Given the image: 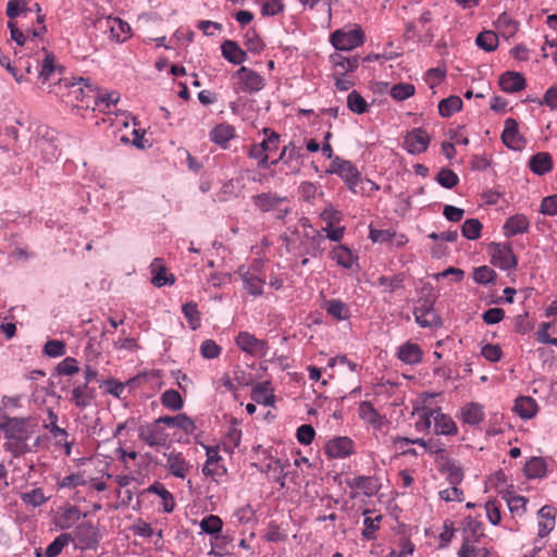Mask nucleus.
Wrapping results in <instances>:
<instances>
[{"instance_id": "f704fd0d", "label": "nucleus", "mask_w": 557, "mask_h": 557, "mask_svg": "<svg viewBox=\"0 0 557 557\" xmlns=\"http://www.w3.org/2000/svg\"><path fill=\"white\" fill-rule=\"evenodd\" d=\"M235 136V128L226 123L216 125L210 132V139L216 145L225 148L227 143Z\"/></svg>"}, {"instance_id": "7ed1b4c3", "label": "nucleus", "mask_w": 557, "mask_h": 557, "mask_svg": "<svg viewBox=\"0 0 557 557\" xmlns=\"http://www.w3.org/2000/svg\"><path fill=\"white\" fill-rule=\"evenodd\" d=\"M235 81L233 89L235 92L256 94L265 86V78L258 72L247 66H240L232 76Z\"/></svg>"}, {"instance_id": "4468645a", "label": "nucleus", "mask_w": 557, "mask_h": 557, "mask_svg": "<svg viewBox=\"0 0 557 557\" xmlns=\"http://www.w3.org/2000/svg\"><path fill=\"white\" fill-rule=\"evenodd\" d=\"M301 157V148L296 147L294 143H289L283 147L278 158L273 160L271 164L275 165L282 161L285 165H287L290 173H297L300 170Z\"/></svg>"}, {"instance_id": "13d9d810", "label": "nucleus", "mask_w": 557, "mask_h": 557, "mask_svg": "<svg viewBox=\"0 0 557 557\" xmlns=\"http://www.w3.org/2000/svg\"><path fill=\"white\" fill-rule=\"evenodd\" d=\"M468 533H471L473 537L471 540L472 542L479 543L480 539L484 536L482 522L473 519L472 517H467L465 519L463 534L468 535Z\"/></svg>"}, {"instance_id": "2eb2a0df", "label": "nucleus", "mask_w": 557, "mask_h": 557, "mask_svg": "<svg viewBox=\"0 0 557 557\" xmlns=\"http://www.w3.org/2000/svg\"><path fill=\"white\" fill-rule=\"evenodd\" d=\"M162 423H158V419L150 425L140 430V438L150 447H162L166 444V433L161 428Z\"/></svg>"}, {"instance_id": "1a4fd4ad", "label": "nucleus", "mask_w": 557, "mask_h": 557, "mask_svg": "<svg viewBox=\"0 0 557 557\" xmlns=\"http://www.w3.org/2000/svg\"><path fill=\"white\" fill-rule=\"evenodd\" d=\"M300 224L304 228H310V231H306L304 234L305 239L302 240V245L305 246L306 253L314 258L320 257L322 252L325 250L324 235L320 231L312 228L307 218H302L300 220Z\"/></svg>"}, {"instance_id": "39448f33", "label": "nucleus", "mask_w": 557, "mask_h": 557, "mask_svg": "<svg viewBox=\"0 0 557 557\" xmlns=\"http://www.w3.org/2000/svg\"><path fill=\"white\" fill-rule=\"evenodd\" d=\"M366 36L362 28L355 25L354 28L336 29L331 34L330 41L336 50L350 51L364 44Z\"/></svg>"}, {"instance_id": "9d476101", "label": "nucleus", "mask_w": 557, "mask_h": 557, "mask_svg": "<svg viewBox=\"0 0 557 557\" xmlns=\"http://www.w3.org/2000/svg\"><path fill=\"white\" fill-rule=\"evenodd\" d=\"M491 258L492 263L502 270L515 269L518 264L517 257L515 256L512 248L509 244H491Z\"/></svg>"}, {"instance_id": "c85d7f7f", "label": "nucleus", "mask_w": 557, "mask_h": 557, "mask_svg": "<svg viewBox=\"0 0 557 557\" xmlns=\"http://www.w3.org/2000/svg\"><path fill=\"white\" fill-rule=\"evenodd\" d=\"M539 533L540 539H544L555 528V513L552 506H543L539 512Z\"/></svg>"}, {"instance_id": "680f3d73", "label": "nucleus", "mask_w": 557, "mask_h": 557, "mask_svg": "<svg viewBox=\"0 0 557 557\" xmlns=\"http://www.w3.org/2000/svg\"><path fill=\"white\" fill-rule=\"evenodd\" d=\"M42 352L52 358L62 357L66 354L65 343L59 339H50L45 344Z\"/></svg>"}, {"instance_id": "8fccbe9b", "label": "nucleus", "mask_w": 557, "mask_h": 557, "mask_svg": "<svg viewBox=\"0 0 557 557\" xmlns=\"http://www.w3.org/2000/svg\"><path fill=\"white\" fill-rule=\"evenodd\" d=\"M81 517L82 513L76 506H69L61 513L58 527L62 530L70 529L75 521L81 519Z\"/></svg>"}, {"instance_id": "20e7f679", "label": "nucleus", "mask_w": 557, "mask_h": 557, "mask_svg": "<svg viewBox=\"0 0 557 557\" xmlns=\"http://www.w3.org/2000/svg\"><path fill=\"white\" fill-rule=\"evenodd\" d=\"M326 172L338 175L354 194L360 191L358 186L361 182V174L351 161L335 156Z\"/></svg>"}, {"instance_id": "a878e982", "label": "nucleus", "mask_w": 557, "mask_h": 557, "mask_svg": "<svg viewBox=\"0 0 557 557\" xmlns=\"http://www.w3.org/2000/svg\"><path fill=\"white\" fill-rule=\"evenodd\" d=\"M157 494L162 499V509L164 512H172L175 507V500L173 495L164 487L160 482H154L148 488L141 492L145 494Z\"/></svg>"}, {"instance_id": "bf43d9fd", "label": "nucleus", "mask_w": 557, "mask_h": 557, "mask_svg": "<svg viewBox=\"0 0 557 557\" xmlns=\"http://www.w3.org/2000/svg\"><path fill=\"white\" fill-rule=\"evenodd\" d=\"M263 134L265 137L260 143V146L263 147L264 152L269 156V153L276 151L278 149L280 135L270 128H264Z\"/></svg>"}, {"instance_id": "5fc2aeb1", "label": "nucleus", "mask_w": 557, "mask_h": 557, "mask_svg": "<svg viewBox=\"0 0 557 557\" xmlns=\"http://www.w3.org/2000/svg\"><path fill=\"white\" fill-rule=\"evenodd\" d=\"M182 311L191 330H197L200 326V312L196 302H186L182 307Z\"/></svg>"}, {"instance_id": "69168bd1", "label": "nucleus", "mask_w": 557, "mask_h": 557, "mask_svg": "<svg viewBox=\"0 0 557 557\" xmlns=\"http://www.w3.org/2000/svg\"><path fill=\"white\" fill-rule=\"evenodd\" d=\"M92 480H94V478H91L90 475H86V473L84 471L83 473H73V474L66 475L65 478L62 479L60 486L72 488V487H76L78 485H84V484H86L87 481H92Z\"/></svg>"}, {"instance_id": "c9c22d12", "label": "nucleus", "mask_w": 557, "mask_h": 557, "mask_svg": "<svg viewBox=\"0 0 557 557\" xmlns=\"http://www.w3.org/2000/svg\"><path fill=\"white\" fill-rule=\"evenodd\" d=\"M150 270H151V273L153 274L152 278H151V283L157 286V287H162L166 284H173L174 283V278L173 276L171 275V277H169L166 275V268L164 267L163 262L161 259L159 258H156L152 263L150 264Z\"/></svg>"}, {"instance_id": "423d86ee", "label": "nucleus", "mask_w": 557, "mask_h": 557, "mask_svg": "<svg viewBox=\"0 0 557 557\" xmlns=\"http://www.w3.org/2000/svg\"><path fill=\"white\" fill-rule=\"evenodd\" d=\"M71 534L75 548L81 550L96 549L101 540L99 530L90 521L78 523Z\"/></svg>"}, {"instance_id": "6ab92c4d", "label": "nucleus", "mask_w": 557, "mask_h": 557, "mask_svg": "<svg viewBox=\"0 0 557 557\" xmlns=\"http://www.w3.org/2000/svg\"><path fill=\"white\" fill-rule=\"evenodd\" d=\"M8 27L10 28L11 38L18 46L35 42L36 38L39 37L46 30V27L41 25L38 29L27 28L25 32H23L16 26V24L13 21H9Z\"/></svg>"}, {"instance_id": "393cba45", "label": "nucleus", "mask_w": 557, "mask_h": 557, "mask_svg": "<svg viewBox=\"0 0 557 557\" xmlns=\"http://www.w3.org/2000/svg\"><path fill=\"white\" fill-rule=\"evenodd\" d=\"M433 431L436 434L453 435L457 433V425L455 421L447 414L443 413L441 408L436 406V413L434 414Z\"/></svg>"}, {"instance_id": "6e6552de", "label": "nucleus", "mask_w": 557, "mask_h": 557, "mask_svg": "<svg viewBox=\"0 0 557 557\" xmlns=\"http://www.w3.org/2000/svg\"><path fill=\"white\" fill-rule=\"evenodd\" d=\"M413 315L421 327H435L441 325V318L434 310V302L429 298H420L414 307Z\"/></svg>"}, {"instance_id": "49530a36", "label": "nucleus", "mask_w": 557, "mask_h": 557, "mask_svg": "<svg viewBox=\"0 0 557 557\" xmlns=\"http://www.w3.org/2000/svg\"><path fill=\"white\" fill-rule=\"evenodd\" d=\"M405 273H397L393 276L382 275L377 278V285L383 287L385 292H395L404 286Z\"/></svg>"}, {"instance_id": "aec40b11", "label": "nucleus", "mask_w": 557, "mask_h": 557, "mask_svg": "<svg viewBox=\"0 0 557 557\" xmlns=\"http://www.w3.org/2000/svg\"><path fill=\"white\" fill-rule=\"evenodd\" d=\"M330 61L333 64L334 75L346 76L347 73L355 72L359 66L357 57L347 58L341 53L331 54Z\"/></svg>"}, {"instance_id": "58836bf2", "label": "nucleus", "mask_w": 557, "mask_h": 557, "mask_svg": "<svg viewBox=\"0 0 557 557\" xmlns=\"http://www.w3.org/2000/svg\"><path fill=\"white\" fill-rule=\"evenodd\" d=\"M546 461L540 456H533L524 465V474L528 479L542 478L546 473Z\"/></svg>"}, {"instance_id": "412c9836", "label": "nucleus", "mask_w": 557, "mask_h": 557, "mask_svg": "<svg viewBox=\"0 0 557 557\" xmlns=\"http://www.w3.org/2000/svg\"><path fill=\"white\" fill-rule=\"evenodd\" d=\"M347 484L352 488L361 490L367 496L375 495L381 488V483L374 475H358L348 480Z\"/></svg>"}, {"instance_id": "a211bd4d", "label": "nucleus", "mask_w": 557, "mask_h": 557, "mask_svg": "<svg viewBox=\"0 0 557 557\" xmlns=\"http://www.w3.org/2000/svg\"><path fill=\"white\" fill-rule=\"evenodd\" d=\"M106 30L110 33L112 39L123 42L129 37L131 27L128 23L119 17H107L103 22Z\"/></svg>"}, {"instance_id": "c03bdc74", "label": "nucleus", "mask_w": 557, "mask_h": 557, "mask_svg": "<svg viewBox=\"0 0 557 557\" xmlns=\"http://www.w3.org/2000/svg\"><path fill=\"white\" fill-rule=\"evenodd\" d=\"M166 467H169L173 475L181 479L186 476V472L189 469L188 463L182 458V455H168Z\"/></svg>"}, {"instance_id": "f257e3e1", "label": "nucleus", "mask_w": 557, "mask_h": 557, "mask_svg": "<svg viewBox=\"0 0 557 557\" xmlns=\"http://www.w3.org/2000/svg\"><path fill=\"white\" fill-rule=\"evenodd\" d=\"M253 206L262 213L274 211L276 219L282 220L292 212L289 200L276 193L267 191L252 197Z\"/></svg>"}, {"instance_id": "a19ab883", "label": "nucleus", "mask_w": 557, "mask_h": 557, "mask_svg": "<svg viewBox=\"0 0 557 557\" xmlns=\"http://www.w3.org/2000/svg\"><path fill=\"white\" fill-rule=\"evenodd\" d=\"M207 457L208 459L202 468V472L206 476H211L215 480V478L226 473V468L220 465V455H207Z\"/></svg>"}, {"instance_id": "f3484780", "label": "nucleus", "mask_w": 557, "mask_h": 557, "mask_svg": "<svg viewBox=\"0 0 557 557\" xmlns=\"http://www.w3.org/2000/svg\"><path fill=\"white\" fill-rule=\"evenodd\" d=\"M396 356L401 362L413 366L422 361L423 350L418 344L407 341L398 347Z\"/></svg>"}, {"instance_id": "f8f14e48", "label": "nucleus", "mask_w": 557, "mask_h": 557, "mask_svg": "<svg viewBox=\"0 0 557 557\" xmlns=\"http://www.w3.org/2000/svg\"><path fill=\"white\" fill-rule=\"evenodd\" d=\"M237 347L250 356H262L268 349L264 341L257 338L253 334L242 331L235 337Z\"/></svg>"}, {"instance_id": "bb28decb", "label": "nucleus", "mask_w": 557, "mask_h": 557, "mask_svg": "<svg viewBox=\"0 0 557 557\" xmlns=\"http://www.w3.org/2000/svg\"><path fill=\"white\" fill-rule=\"evenodd\" d=\"M222 55L233 64H242L247 60V52L236 41L225 40L222 46Z\"/></svg>"}, {"instance_id": "473e14b6", "label": "nucleus", "mask_w": 557, "mask_h": 557, "mask_svg": "<svg viewBox=\"0 0 557 557\" xmlns=\"http://www.w3.org/2000/svg\"><path fill=\"white\" fill-rule=\"evenodd\" d=\"M109 102H106V100L100 99V94L94 90L92 88L88 87V95L86 104H74L77 109H90L91 111H99L102 113L110 112V106Z\"/></svg>"}, {"instance_id": "e2e57ef3", "label": "nucleus", "mask_w": 557, "mask_h": 557, "mask_svg": "<svg viewBox=\"0 0 557 557\" xmlns=\"http://www.w3.org/2000/svg\"><path fill=\"white\" fill-rule=\"evenodd\" d=\"M55 58L52 53L46 52L45 58L41 63V69L39 71V79L42 84H45L47 81L50 79L52 74L54 73L55 66H54Z\"/></svg>"}, {"instance_id": "4d7b16f0", "label": "nucleus", "mask_w": 557, "mask_h": 557, "mask_svg": "<svg viewBox=\"0 0 557 557\" xmlns=\"http://www.w3.org/2000/svg\"><path fill=\"white\" fill-rule=\"evenodd\" d=\"M416 88L409 83H399L391 88L389 95L393 99L403 101L414 95Z\"/></svg>"}, {"instance_id": "f03ea898", "label": "nucleus", "mask_w": 557, "mask_h": 557, "mask_svg": "<svg viewBox=\"0 0 557 557\" xmlns=\"http://www.w3.org/2000/svg\"><path fill=\"white\" fill-rule=\"evenodd\" d=\"M435 394L423 393L413 406L412 414L416 417L414 426L419 432H430L434 425L436 406L433 404Z\"/></svg>"}, {"instance_id": "79ce46f5", "label": "nucleus", "mask_w": 557, "mask_h": 557, "mask_svg": "<svg viewBox=\"0 0 557 557\" xmlns=\"http://www.w3.org/2000/svg\"><path fill=\"white\" fill-rule=\"evenodd\" d=\"M162 406L172 411H178L184 407V399L176 389H166L160 397Z\"/></svg>"}, {"instance_id": "338daca9", "label": "nucleus", "mask_w": 557, "mask_h": 557, "mask_svg": "<svg viewBox=\"0 0 557 557\" xmlns=\"http://www.w3.org/2000/svg\"><path fill=\"white\" fill-rule=\"evenodd\" d=\"M221 351L222 348L213 339H206L201 343L200 354L206 359L218 358Z\"/></svg>"}, {"instance_id": "e433bc0d", "label": "nucleus", "mask_w": 557, "mask_h": 557, "mask_svg": "<svg viewBox=\"0 0 557 557\" xmlns=\"http://www.w3.org/2000/svg\"><path fill=\"white\" fill-rule=\"evenodd\" d=\"M462 422L469 425H478L484 419L483 407L479 404L471 403L461 408Z\"/></svg>"}, {"instance_id": "603ef678", "label": "nucleus", "mask_w": 557, "mask_h": 557, "mask_svg": "<svg viewBox=\"0 0 557 557\" xmlns=\"http://www.w3.org/2000/svg\"><path fill=\"white\" fill-rule=\"evenodd\" d=\"M496 27L506 37H512L518 30V24L507 13L498 16Z\"/></svg>"}, {"instance_id": "864d4df0", "label": "nucleus", "mask_w": 557, "mask_h": 557, "mask_svg": "<svg viewBox=\"0 0 557 557\" xmlns=\"http://www.w3.org/2000/svg\"><path fill=\"white\" fill-rule=\"evenodd\" d=\"M347 107L356 114H362L368 111L366 99L357 90H352L348 94Z\"/></svg>"}, {"instance_id": "0eeeda50", "label": "nucleus", "mask_w": 557, "mask_h": 557, "mask_svg": "<svg viewBox=\"0 0 557 557\" xmlns=\"http://www.w3.org/2000/svg\"><path fill=\"white\" fill-rule=\"evenodd\" d=\"M28 422L27 418H10L0 409V431L7 438L22 442L27 435Z\"/></svg>"}, {"instance_id": "4be33fe9", "label": "nucleus", "mask_w": 557, "mask_h": 557, "mask_svg": "<svg viewBox=\"0 0 557 557\" xmlns=\"http://www.w3.org/2000/svg\"><path fill=\"white\" fill-rule=\"evenodd\" d=\"M158 423L165 424L170 428H176L186 434H193L196 431V424L186 413H178L174 417L163 416L158 418Z\"/></svg>"}, {"instance_id": "c756f323", "label": "nucleus", "mask_w": 557, "mask_h": 557, "mask_svg": "<svg viewBox=\"0 0 557 557\" xmlns=\"http://www.w3.org/2000/svg\"><path fill=\"white\" fill-rule=\"evenodd\" d=\"M530 170L537 174L544 175L552 171L553 169V159L548 152H539L531 157L529 161Z\"/></svg>"}, {"instance_id": "052dcab7", "label": "nucleus", "mask_w": 557, "mask_h": 557, "mask_svg": "<svg viewBox=\"0 0 557 557\" xmlns=\"http://www.w3.org/2000/svg\"><path fill=\"white\" fill-rule=\"evenodd\" d=\"M436 182L444 188L451 189L459 183L458 175L450 169H442L436 175Z\"/></svg>"}, {"instance_id": "6e6d98bb", "label": "nucleus", "mask_w": 557, "mask_h": 557, "mask_svg": "<svg viewBox=\"0 0 557 557\" xmlns=\"http://www.w3.org/2000/svg\"><path fill=\"white\" fill-rule=\"evenodd\" d=\"M482 231V223L478 219H468L461 226V234L467 239L475 240L480 238Z\"/></svg>"}, {"instance_id": "7c9ffc66", "label": "nucleus", "mask_w": 557, "mask_h": 557, "mask_svg": "<svg viewBox=\"0 0 557 557\" xmlns=\"http://www.w3.org/2000/svg\"><path fill=\"white\" fill-rule=\"evenodd\" d=\"M330 257L336 262L337 265L344 269H351L357 260V257H355L352 251L344 245L334 247L330 252Z\"/></svg>"}, {"instance_id": "5701e85b", "label": "nucleus", "mask_w": 557, "mask_h": 557, "mask_svg": "<svg viewBox=\"0 0 557 557\" xmlns=\"http://www.w3.org/2000/svg\"><path fill=\"white\" fill-rule=\"evenodd\" d=\"M499 86L505 92H517L523 90L527 86L525 78L517 72H506L499 77Z\"/></svg>"}, {"instance_id": "ea45409f", "label": "nucleus", "mask_w": 557, "mask_h": 557, "mask_svg": "<svg viewBox=\"0 0 557 557\" xmlns=\"http://www.w3.org/2000/svg\"><path fill=\"white\" fill-rule=\"evenodd\" d=\"M355 445L351 438L338 436L325 444V453H354Z\"/></svg>"}, {"instance_id": "de8ad7c7", "label": "nucleus", "mask_w": 557, "mask_h": 557, "mask_svg": "<svg viewBox=\"0 0 557 557\" xmlns=\"http://www.w3.org/2000/svg\"><path fill=\"white\" fill-rule=\"evenodd\" d=\"M200 529L202 532L212 535L213 537L221 533L223 521L220 517L215 515H210L205 517L200 521Z\"/></svg>"}, {"instance_id": "ddd939ff", "label": "nucleus", "mask_w": 557, "mask_h": 557, "mask_svg": "<svg viewBox=\"0 0 557 557\" xmlns=\"http://www.w3.org/2000/svg\"><path fill=\"white\" fill-rule=\"evenodd\" d=\"M430 145L428 132L421 127L413 128L407 134L404 140L405 149L411 154H419L426 151Z\"/></svg>"}, {"instance_id": "37998d69", "label": "nucleus", "mask_w": 557, "mask_h": 557, "mask_svg": "<svg viewBox=\"0 0 557 557\" xmlns=\"http://www.w3.org/2000/svg\"><path fill=\"white\" fill-rule=\"evenodd\" d=\"M462 108V100L458 96H450L440 101L438 113L443 117H449L454 113L460 111Z\"/></svg>"}, {"instance_id": "4c0bfd02", "label": "nucleus", "mask_w": 557, "mask_h": 557, "mask_svg": "<svg viewBox=\"0 0 557 557\" xmlns=\"http://www.w3.org/2000/svg\"><path fill=\"white\" fill-rule=\"evenodd\" d=\"M251 398L258 404L264 406H273L275 401V396L270 393V383L262 382L256 385L251 392Z\"/></svg>"}, {"instance_id": "0e129e2a", "label": "nucleus", "mask_w": 557, "mask_h": 557, "mask_svg": "<svg viewBox=\"0 0 557 557\" xmlns=\"http://www.w3.org/2000/svg\"><path fill=\"white\" fill-rule=\"evenodd\" d=\"M446 77L445 67H432L426 71L424 81L431 89H434Z\"/></svg>"}, {"instance_id": "3c124183", "label": "nucleus", "mask_w": 557, "mask_h": 557, "mask_svg": "<svg viewBox=\"0 0 557 557\" xmlns=\"http://www.w3.org/2000/svg\"><path fill=\"white\" fill-rule=\"evenodd\" d=\"M233 541V537H231L227 534H218L211 540V550L210 555H214L218 557H222L226 555L227 552V545Z\"/></svg>"}, {"instance_id": "dca6fc26", "label": "nucleus", "mask_w": 557, "mask_h": 557, "mask_svg": "<svg viewBox=\"0 0 557 557\" xmlns=\"http://www.w3.org/2000/svg\"><path fill=\"white\" fill-rule=\"evenodd\" d=\"M502 140L504 145L513 150H520L523 147L524 140L519 134L518 123L515 119L508 117L505 121Z\"/></svg>"}, {"instance_id": "a18cd8bd", "label": "nucleus", "mask_w": 557, "mask_h": 557, "mask_svg": "<svg viewBox=\"0 0 557 557\" xmlns=\"http://www.w3.org/2000/svg\"><path fill=\"white\" fill-rule=\"evenodd\" d=\"M73 541L71 533H62L57 536L46 548L45 556L46 557H58L62 549Z\"/></svg>"}, {"instance_id": "cd10ccee", "label": "nucleus", "mask_w": 557, "mask_h": 557, "mask_svg": "<svg viewBox=\"0 0 557 557\" xmlns=\"http://www.w3.org/2000/svg\"><path fill=\"white\" fill-rule=\"evenodd\" d=\"M537 410V403L530 396H520L515 400L513 411L522 419L533 418Z\"/></svg>"}, {"instance_id": "774afa93", "label": "nucleus", "mask_w": 557, "mask_h": 557, "mask_svg": "<svg viewBox=\"0 0 557 557\" xmlns=\"http://www.w3.org/2000/svg\"><path fill=\"white\" fill-rule=\"evenodd\" d=\"M496 272L487 265L479 267L473 272V280L479 284H487L494 281Z\"/></svg>"}, {"instance_id": "09e8293b", "label": "nucleus", "mask_w": 557, "mask_h": 557, "mask_svg": "<svg viewBox=\"0 0 557 557\" xmlns=\"http://www.w3.org/2000/svg\"><path fill=\"white\" fill-rule=\"evenodd\" d=\"M475 44L481 49L491 52L498 47V36L492 30H485L478 35Z\"/></svg>"}, {"instance_id": "b1692460", "label": "nucleus", "mask_w": 557, "mask_h": 557, "mask_svg": "<svg viewBox=\"0 0 557 557\" xmlns=\"http://www.w3.org/2000/svg\"><path fill=\"white\" fill-rule=\"evenodd\" d=\"M529 226L530 222L524 214H515L507 219L503 228L506 237H512L525 233Z\"/></svg>"}, {"instance_id": "2f4dec72", "label": "nucleus", "mask_w": 557, "mask_h": 557, "mask_svg": "<svg viewBox=\"0 0 557 557\" xmlns=\"http://www.w3.org/2000/svg\"><path fill=\"white\" fill-rule=\"evenodd\" d=\"M245 290L255 297L263 294V286L265 281L250 271L240 273Z\"/></svg>"}, {"instance_id": "72a5a7b5", "label": "nucleus", "mask_w": 557, "mask_h": 557, "mask_svg": "<svg viewBox=\"0 0 557 557\" xmlns=\"http://www.w3.org/2000/svg\"><path fill=\"white\" fill-rule=\"evenodd\" d=\"M323 308L336 321L347 320L350 315L348 306L339 299L326 300Z\"/></svg>"}, {"instance_id": "9b49d317", "label": "nucleus", "mask_w": 557, "mask_h": 557, "mask_svg": "<svg viewBox=\"0 0 557 557\" xmlns=\"http://www.w3.org/2000/svg\"><path fill=\"white\" fill-rule=\"evenodd\" d=\"M435 467L442 474L446 475L450 485H459L462 482L463 469L447 455H436Z\"/></svg>"}]
</instances>
